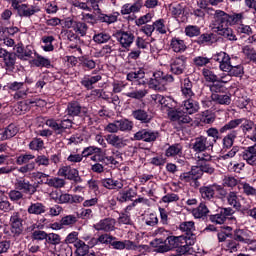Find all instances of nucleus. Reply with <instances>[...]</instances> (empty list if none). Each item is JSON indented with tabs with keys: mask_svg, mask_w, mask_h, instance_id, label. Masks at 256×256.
Segmentation results:
<instances>
[{
	"mask_svg": "<svg viewBox=\"0 0 256 256\" xmlns=\"http://www.w3.org/2000/svg\"><path fill=\"white\" fill-rule=\"evenodd\" d=\"M194 97H185L182 103L183 112L179 110H171L168 112V116L171 121L176 123H191L192 119L189 115H195L200 109L199 102L193 99Z\"/></svg>",
	"mask_w": 256,
	"mask_h": 256,
	"instance_id": "f257e3e1",
	"label": "nucleus"
},
{
	"mask_svg": "<svg viewBox=\"0 0 256 256\" xmlns=\"http://www.w3.org/2000/svg\"><path fill=\"white\" fill-rule=\"evenodd\" d=\"M214 61L220 63L221 71L228 73L229 77H241L243 75L242 65H231V57L225 52H219L213 56Z\"/></svg>",
	"mask_w": 256,
	"mask_h": 256,
	"instance_id": "f03ea898",
	"label": "nucleus"
},
{
	"mask_svg": "<svg viewBox=\"0 0 256 256\" xmlns=\"http://www.w3.org/2000/svg\"><path fill=\"white\" fill-rule=\"evenodd\" d=\"M175 79L172 75H165L162 71H157L153 73V78L150 80V86L155 91H163L167 83H173Z\"/></svg>",
	"mask_w": 256,
	"mask_h": 256,
	"instance_id": "7ed1b4c3",
	"label": "nucleus"
},
{
	"mask_svg": "<svg viewBox=\"0 0 256 256\" xmlns=\"http://www.w3.org/2000/svg\"><path fill=\"white\" fill-rule=\"evenodd\" d=\"M241 125V129L243 133H247V131H251L253 129V121L240 118V119H234L226 123L223 127L220 128V133H227V131H231L232 129H237Z\"/></svg>",
	"mask_w": 256,
	"mask_h": 256,
	"instance_id": "20e7f679",
	"label": "nucleus"
},
{
	"mask_svg": "<svg viewBox=\"0 0 256 256\" xmlns=\"http://www.w3.org/2000/svg\"><path fill=\"white\" fill-rule=\"evenodd\" d=\"M132 129L133 122L127 119L115 120L113 122L108 123L104 127V131H106V133H111L112 135H115V133H119V131L125 132L131 131Z\"/></svg>",
	"mask_w": 256,
	"mask_h": 256,
	"instance_id": "39448f33",
	"label": "nucleus"
},
{
	"mask_svg": "<svg viewBox=\"0 0 256 256\" xmlns=\"http://www.w3.org/2000/svg\"><path fill=\"white\" fill-rule=\"evenodd\" d=\"M215 191H217L220 195V197L223 199L225 195H227V191L223 186L219 184H212L209 186H202L199 189L200 195L202 199H205V201H211L215 197Z\"/></svg>",
	"mask_w": 256,
	"mask_h": 256,
	"instance_id": "423d86ee",
	"label": "nucleus"
},
{
	"mask_svg": "<svg viewBox=\"0 0 256 256\" xmlns=\"http://www.w3.org/2000/svg\"><path fill=\"white\" fill-rule=\"evenodd\" d=\"M185 241V236H168L165 240V244L157 247V253H167L171 249H177L179 246L183 245Z\"/></svg>",
	"mask_w": 256,
	"mask_h": 256,
	"instance_id": "0eeeda50",
	"label": "nucleus"
},
{
	"mask_svg": "<svg viewBox=\"0 0 256 256\" xmlns=\"http://www.w3.org/2000/svg\"><path fill=\"white\" fill-rule=\"evenodd\" d=\"M241 19H243L242 13L229 15L221 10H216L214 14L215 23H226L227 25H235V23L241 22Z\"/></svg>",
	"mask_w": 256,
	"mask_h": 256,
	"instance_id": "6e6552de",
	"label": "nucleus"
},
{
	"mask_svg": "<svg viewBox=\"0 0 256 256\" xmlns=\"http://www.w3.org/2000/svg\"><path fill=\"white\" fill-rule=\"evenodd\" d=\"M45 125L50 127L56 135H63L66 129H71V127H73V122L69 118L62 120L60 123L55 119H48L46 120Z\"/></svg>",
	"mask_w": 256,
	"mask_h": 256,
	"instance_id": "1a4fd4ad",
	"label": "nucleus"
},
{
	"mask_svg": "<svg viewBox=\"0 0 256 256\" xmlns=\"http://www.w3.org/2000/svg\"><path fill=\"white\" fill-rule=\"evenodd\" d=\"M9 91L14 92V99H25L29 94V87L25 86V82H10L7 84Z\"/></svg>",
	"mask_w": 256,
	"mask_h": 256,
	"instance_id": "9d476101",
	"label": "nucleus"
},
{
	"mask_svg": "<svg viewBox=\"0 0 256 256\" xmlns=\"http://www.w3.org/2000/svg\"><path fill=\"white\" fill-rule=\"evenodd\" d=\"M187 69V58L185 56H178L171 58L170 71L174 75H183Z\"/></svg>",
	"mask_w": 256,
	"mask_h": 256,
	"instance_id": "9b49d317",
	"label": "nucleus"
},
{
	"mask_svg": "<svg viewBox=\"0 0 256 256\" xmlns=\"http://www.w3.org/2000/svg\"><path fill=\"white\" fill-rule=\"evenodd\" d=\"M197 171H199V169L193 166L191 171L184 172L180 175V181H182V183H189L191 187H199V177H201V173H197Z\"/></svg>",
	"mask_w": 256,
	"mask_h": 256,
	"instance_id": "f8f14e48",
	"label": "nucleus"
},
{
	"mask_svg": "<svg viewBox=\"0 0 256 256\" xmlns=\"http://www.w3.org/2000/svg\"><path fill=\"white\" fill-rule=\"evenodd\" d=\"M159 139V132L149 130V129H141L134 134L135 141H144L145 143H153Z\"/></svg>",
	"mask_w": 256,
	"mask_h": 256,
	"instance_id": "ddd939ff",
	"label": "nucleus"
},
{
	"mask_svg": "<svg viewBox=\"0 0 256 256\" xmlns=\"http://www.w3.org/2000/svg\"><path fill=\"white\" fill-rule=\"evenodd\" d=\"M214 25L216 33L221 35V37L227 39L228 41H237V36L235 35V32L233 31V29L227 26V23L215 22Z\"/></svg>",
	"mask_w": 256,
	"mask_h": 256,
	"instance_id": "4468645a",
	"label": "nucleus"
},
{
	"mask_svg": "<svg viewBox=\"0 0 256 256\" xmlns=\"http://www.w3.org/2000/svg\"><path fill=\"white\" fill-rule=\"evenodd\" d=\"M191 146L195 153H201L203 151H207L209 147H213V141H211V138L200 136L194 139Z\"/></svg>",
	"mask_w": 256,
	"mask_h": 256,
	"instance_id": "2eb2a0df",
	"label": "nucleus"
},
{
	"mask_svg": "<svg viewBox=\"0 0 256 256\" xmlns=\"http://www.w3.org/2000/svg\"><path fill=\"white\" fill-rule=\"evenodd\" d=\"M115 225H117V220H115V218H104L94 224L93 229H95V231L111 233V231H115Z\"/></svg>",
	"mask_w": 256,
	"mask_h": 256,
	"instance_id": "dca6fc26",
	"label": "nucleus"
},
{
	"mask_svg": "<svg viewBox=\"0 0 256 256\" xmlns=\"http://www.w3.org/2000/svg\"><path fill=\"white\" fill-rule=\"evenodd\" d=\"M15 189L22 193H26L27 195H34L37 192V187L31 184L29 180L25 178H18L14 184Z\"/></svg>",
	"mask_w": 256,
	"mask_h": 256,
	"instance_id": "f3484780",
	"label": "nucleus"
},
{
	"mask_svg": "<svg viewBox=\"0 0 256 256\" xmlns=\"http://www.w3.org/2000/svg\"><path fill=\"white\" fill-rule=\"evenodd\" d=\"M59 177H65L69 181H75V183H81V177H79V171L71 166H62L58 170Z\"/></svg>",
	"mask_w": 256,
	"mask_h": 256,
	"instance_id": "a211bd4d",
	"label": "nucleus"
},
{
	"mask_svg": "<svg viewBox=\"0 0 256 256\" xmlns=\"http://www.w3.org/2000/svg\"><path fill=\"white\" fill-rule=\"evenodd\" d=\"M10 225H11V233L13 235L19 236L23 233V220H21V216L19 212H14L10 217Z\"/></svg>",
	"mask_w": 256,
	"mask_h": 256,
	"instance_id": "6ab92c4d",
	"label": "nucleus"
},
{
	"mask_svg": "<svg viewBox=\"0 0 256 256\" xmlns=\"http://www.w3.org/2000/svg\"><path fill=\"white\" fill-rule=\"evenodd\" d=\"M148 93L149 92L145 88L131 86L126 92L123 93V95L129 99H136L137 101H141V99H144Z\"/></svg>",
	"mask_w": 256,
	"mask_h": 256,
	"instance_id": "aec40b11",
	"label": "nucleus"
},
{
	"mask_svg": "<svg viewBox=\"0 0 256 256\" xmlns=\"http://www.w3.org/2000/svg\"><path fill=\"white\" fill-rule=\"evenodd\" d=\"M235 241L240 243H246L247 245H253V232L245 229L236 230L234 233Z\"/></svg>",
	"mask_w": 256,
	"mask_h": 256,
	"instance_id": "412c9836",
	"label": "nucleus"
},
{
	"mask_svg": "<svg viewBox=\"0 0 256 256\" xmlns=\"http://www.w3.org/2000/svg\"><path fill=\"white\" fill-rule=\"evenodd\" d=\"M17 11L20 17H33V15L41 11V7L37 4L30 6L27 4H20V7Z\"/></svg>",
	"mask_w": 256,
	"mask_h": 256,
	"instance_id": "4be33fe9",
	"label": "nucleus"
},
{
	"mask_svg": "<svg viewBox=\"0 0 256 256\" xmlns=\"http://www.w3.org/2000/svg\"><path fill=\"white\" fill-rule=\"evenodd\" d=\"M85 113V108L81 107V104L77 101L69 102L65 114L67 117H79Z\"/></svg>",
	"mask_w": 256,
	"mask_h": 256,
	"instance_id": "5701e85b",
	"label": "nucleus"
},
{
	"mask_svg": "<svg viewBox=\"0 0 256 256\" xmlns=\"http://www.w3.org/2000/svg\"><path fill=\"white\" fill-rule=\"evenodd\" d=\"M117 41L123 49H129L133 45V41H135V35L131 32L123 31L117 34Z\"/></svg>",
	"mask_w": 256,
	"mask_h": 256,
	"instance_id": "b1692460",
	"label": "nucleus"
},
{
	"mask_svg": "<svg viewBox=\"0 0 256 256\" xmlns=\"http://www.w3.org/2000/svg\"><path fill=\"white\" fill-rule=\"evenodd\" d=\"M106 141L108 145L115 147V149H123L127 145V140L117 134L106 135Z\"/></svg>",
	"mask_w": 256,
	"mask_h": 256,
	"instance_id": "393cba45",
	"label": "nucleus"
},
{
	"mask_svg": "<svg viewBox=\"0 0 256 256\" xmlns=\"http://www.w3.org/2000/svg\"><path fill=\"white\" fill-rule=\"evenodd\" d=\"M143 7V0H137L133 4L126 3L121 7L122 15H131V13H139Z\"/></svg>",
	"mask_w": 256,
	"mask_h": 256,
	"instance_id": "a878e982",
	"label": "nucleus"
},
{
	"mask_svg": "<svg viewBox=\"0 0 256 256\" xmlns=\"http://www.w3.org/2000/svg\"><path fill=\"white\" fill-rule=\"evenodd\" d=\"M151 100L152 103H154V105H158V107H166V109H171L173 107V105H171V103H173V99L161 94H152Z\"/></svg>",
	"mask_w": 256,
	"mask_h": 256,
	"instance_id": "bb28decb",
	"label": "nucleus"
},
{
	"mask_svg": "<svg viewBox=\"0 0 256 256\" xmlns=\"http://www.w3.org/2000/svg\"><path fill=\"white\" fill-rule=\"evenodd\" d=\"M127 81H131L133 85H145V71L139 69L135 72L128 73Z\"/></svg>",
	"mask_w": 256,
	"mask_h": 256,
	"instance_id": "cd10ccee",
	"label": "nucleus"
},
{
	"mask_svg": "<svg viewBox=\"0 0 256 256\" xmlns=\"http://www.w3.org/2000/svg\"><path fill=\"white\" fill-rule=\"evenodd\" d=\"M242 159L248 165L256 166V144L247 147L242 153Z\"/></svg>",
	"mask_w": 256,
	"mask_h": 256,
	"instance_id": "c85d7f7f",
	"label": "nucleus"
},
{
	"mask_svg": "<svg viewBox=\"0 0 256 256\" xmlns=\"http://www.w3.org/2000/svg\"><path fill=\"white\" fill-rule=\"evenodd\" d=\"M101 183L105 187V189L110 190L114 189L116 191H119L124 187L123 180H115L112 178L102 179Z\"/></svg>",
	"mask_w": 256,
	"mask_h": 256,
	"instance_id": "c756f323",
	"label": "nucleus"
},
{
	"mask_svg": "<svg viewBox=\"0 0 256 256\" xmlns=\"http://www.w3.org/2000/svg\"><path fill=\"white\" fill-rule=\"evenodd\" d=\"M224 197L230 207H233L234 209H241V196H239L237 192L231 191Z\"/></svg>",
	"mask_w": 256,
	"mask_h": 256,
	"instance_id": "7c9ffc66",
	"label": "nucleus"
},
{
	"mask_svg": "<svg viewBox=\"0 0 256 256\" xmlns=\"http://www.w3.org/2000/svg\"><path fill=\"white\" fill-rule=\"evenodd\" d=\"M134 197H137V192H135L133 188H128L118 193L117 201L120 203H127V201H132Z\"/></svg>",
	"mask_w": 256,
	"mask_h": 256,
	"instance_id": "2f4dec72",
	"label": "nucleus"
},
{
	"mask_svg": "<svg viewBox=\"0 0 256 256\" xmlns=\"http://www.w3.org/2000/svg\"><path fill=\"white\" fill-rule=\"evenodd\" d=\"M46 211L47 207L41 202L31 203L27 209L29 215H43Z\"/></svg>",
	"mask_w": 256,
	"mask_h": 256,
	"instance_id": "473e14b6",
	"label": "nucleus"
},
{
	"mask_svg": "<svg viewBox=\"0 0 256 256\" xmlns=\"http://www.w3.org/2000/svg\"><path fill=\"white\" fill-rule=\"evenodd\" d=\"M101 79H102L101 75H96V76L85 75L81 80V85H83L85 89L91 90L93 89V85H95V83H99Z\"/></svg>",
	"mask_w": 256,
	"mask_h": 256,
	"instance_id": "72a5a7b5",
	"label": "nucleus"
},
{
	"mask_svg": "<svg viewBox=\"0 0 256 256\" xmlns=\"http://www.w3.org/2000/svg\"><path fill=\"white\" fill-rule=\"evenodd\" d=\"M181 92L183 97H195L193 92V83L189 78H185L181 85Z\"/></svg>",
	"mask_w": 256,
	"mask_h": 256,
	"instance_id": "f704fd0d",
	"label": "nucleus"
},
{
	"mask_svg": "<svg viewBox=\"0 0 256 256\" xmlns=\"http://www.w3.org/2000/svg\"><path fill=\"white\" fill-rule=\"evenodd\" d=\"M170 48L172 51H174V53H183L186 51L187 45L185 44V41L179 38H172Z\"/></svg>",
	"mask_w": 256,
	"mask_h": 256,
	"instance_id": "c9c22d12",
	"label": "nucleus"
},
{
	"mask_svg": "<svg viewBox=\"0 0 256 256\" xmlns=\"http://www.w3.org/2000/svg\"><path fill=\"white\" fill-rule=\"evenodd\" d=\"M67 193H63L61 191L55 190L50 193V199L54 203H58L59 205L67 204Z\"/></svg>",
	"mask_w": 256,
	"mask_h": 256,
	"instance_id": "e433bc0d",
	"label": "nucleus"
},
{
	"mask_svg": "<svg viewBox=\"0 0 256 256\" xmlns=\"http://www.w3.org/2000/svg\"><path fill=\"white\" fill-rule=\"evenodd\" d=\"M3 61L7 71H13V69H15L17 55H15L14 53L6 52Z\"/></svg>",
	"mask_w": 256,
	"mask_h": 256,
	"instance_id": "4c0bfd02",
	"label": "nucleus"
},
{
	"mask_svg": "<svg viewBox=\"0 0 256 256\" xmlns=\"http://www.w3.org/2000/svg\"><path fill=\"white\" fill-rule=\"evenodd\" d=\"M132 117H134V119L137 121H141L142 123H149V121H151V116L143 109L132 111Z\"/></svg>",
	"mask_w": 256,
	"mask_h": 256,
	"instance_id": "58836bf2",
	"label": "nucleus"
},
{
	"mask_svg": "<svg viewBox=\"0 0 256 256\" xmlns=\"http://www.w3.org/2000/svg\"><path fill=\"white\" fill-rule=\"evenodd\" d=\"M238 189L239 191H242L244 195H247V197H256V188L245 181L239 183Z\"/></svg>",
	"mask_w": 256,
	"mask_h": 256,
	"instance_id": "ea45409f",
	"label": "nucleus"
},
{
	"mask_svg": "<svg viewBox=\"0 0 256 256\" xmlns=\"http://www.w3.org/2000/svg\"><path fill=\"white\" fill-rule=\"evenodd\" d=\"M45 185H48V187H54V189H63V187H65V179L60 177L47 178Z\"/></svg>",
	"mask_w": 256,
	"mask_h": 256,
	"instance_id": "a19ab883",
	"label": "nucleus"
},
{
	"mask_svg": "<svg viewBox=\"0 0 256 256\" xmlns=\"http://www.w3.org/2000/svg\"><path fill=\"white\" fill-rule=\"evenodd\" d=\"M211 99L214 103H219V105H231V96L227 94L213 93Z\"/></svg>",
	"mask_w": 256,
	"mask_h": 256,
	"instance_id": "79ce46f5",
	"label": "nucleus"
},
{
	"mask_svg": "<svg viewBox=\"0 0 256 256\" xmlns=\"http://www.w3.org/2000/svg\"><path fill=\"white\" fill-rule=\"evenodd\" d=\"M76 249L75 253L77 256H85L89 253V245H87L83 240H78L74 244Z\"/></svg>",
	"mask_w": 256,
	"mask_h": 256,
	"instance_id": "37998d69",
	"label": "nucleus"
},
{
	"mask_svg": "<svg viewBox=\"0 0 256 256\" xmlns=\"http://www.w3.org/2000/svg\"><path fill=\"white\" fill-rule=\"evenodd\" d=\"M235 139H237V131L233 130L223 138V147L225 149H231L233 143H235Z\"/></svg>",
	"mask_w": 256,
	"mask_h": 256,
	"instance_id": "c03bdc74",
	"label": "nucleus"
},
{
	"mask_svg": "<svg viewBox=\"0 0 256 256\" xmlns=\"http://www.w3.org/2000/svg\"><path fill=\"white\" fill-rule=\"evenodd\" d=\"M42 46L41 48L43 51L51 52L55 49V46H53V41H55V37L53 36H43L42 39Z\"/></svg>",
	"mask_w": 256,
	"mask_h": 256,
	"instance_id": "a18cd8bd",
	"label": "nucleus"
},
{
	"mask_svg": "<svg viewBox=\"0 0 256 256\" xmlns=\"http://www.w3.org/2000/svg\"><path fill=\"white\" fill-rule=\"evenodd\" d=\"M237 153H239V148L233 147L228 153L224 154L219 159L220 161H227L228 162L227 167H232L233 161L231 160L233 159V157H235V155H237Z\"/></svg>",
	"mask_w": 256,
	"mask_h": 256,
	"instance_id": "49530a36",
	"label": "nucleus"
},
{
	"mask_svg": "<svg viewBox=\"0 0 256 256\" xmlns=\"http://www.w3.org/2000/svg\"><path fill=\"white\" fill-rule=\"evenodd\" d=\"M48 243H50V245H59V243H61V236L55 233L47 234L44 251L49 250V247L47 246Z\"/></svg>",
	"mask_w": 256,
	"mask_h": 256,
	"instance_id": "de8ad7c7",
	"label": "nucleus"
},
{
	"mask_svg": "<svg viewBox=\"0 0 256 256\" xmlns=\"http://www.w3.org/2000/svg\"><path fill=\"white\" fill-rule=\"evenodd\" d=\"M179 229L183 233H186V235H193V231H195V222L193 221L182 222L179 225Z\"/></svg>",
	"mask_w": 256,
	"mask_h": 256,
	"instance_id": "09e8293b",
	"label": "nucleus"
},
{
	"mask_svg": "<svg viewBox=\"0 0 256 256\" xmlns=\"http://www.w3.org/2000/svg\"><path fill=\"white\" fill-rule=\"evenodd\" d=\"M209 213V208H207V205L201 203L197 208H195L192 211V214L194 215L195 219H201L202 217H206V215Z\"/></svg>",
	"mask_w": 256,
	"mask_h": 256,
	"instance_id": "8fccbe9b",
	"label": "nucleus"
},
{
	"mask_svg": "<svg viewBox=\"0 0 256 256\" xmlns=\"http://www.w3.org/2000/svg\"><path fill=\"white\" fill-rule=\"evenodd\" d=\"M194 169H198L197 173L203 175V173H207L208 175H213L215 173V168H213L209 163L200 164L198 166H194Z\"/></svg>",
	"mask_w": 256,
	"mask_h": 256,
	"instance_id": "3c124183",
	"label": "nucleus"
},
{
	"mask_svg": "<svg viewBox=\"0 0 256 256\" xmlns=\"http://www.w3.org/2000/svg\"><path fill=\"white\" fill-rule=\"evenodd\" d=\"M183 151V147L181 146V144H174L172 146H170L165 154L166 157H177V155H181Z\"/></svg>",
	"mask_w": 256,
	"mask_h": 256,
	"instance_id": "603ef678",
	"label": "nucleus"
},
{
	"mask_svg": "<svg viewBox=\"0 0 256 256\" xmlns=\"http://www.w3.org/2000/svg\"><path fill=\"white\" fill-rule=\"evenodd\" d=\"M154 31H157V33H160V35H165L167 31H169V28L165 24V19H158L154 23Z\"/></svg>",
	"mask_w": 256,
	"mask_h": 256,
	"instance_id": "864d4df0",
	"label": "nucleus"
},
{
	"mask_svg": "<svg viewBox=\"0 0 256 256\" xmlns=\"http://www.w3.org/2000/svg\"><path fill=\"white\" fill-rule=\"evenodd\" d=\"M87 31H89V27L85 22H76V25L74 26V32L76 35L85 37V35H87Z\"/></svg>",
	"mask_w": 256,
	"mask_h": 256,
	"instance_id": "5fc2aeb1",
	"label": "nucleus"
},
{
	"mask_svg": "<svg viewBox=\"0 0 256 256\" xmlns=\"http://www.w3.org/2000/svg\"><path fill=\"white\" fill-rule=\"evenodd\" d=\"M195 159H196L197 165H203L205 163H208V161H211V155L209 153H206L205 151L196 152Z\"/></svg>",
	"mask_w": 256,
	"mask_h": 256,
	"instance_id": "6e6d98bb",
	"label": "nucleus"
},
{
	"mask_svg": "<svg viewBox=\"0 0 256 256\" xmlns=\"http://www.w3.org/2000/svg\"><path fill=\"white\" fill-rule=\"evenodd\" d=\"M239 183H242L241 180H237V178L233 177V176H225L223 179V186L224 187H238L239 189Z\"/></svg>",
	"mask_w": 256,
	"mask_h": 256,
	"instance_id": "4d7b16f0",
	"label": "nucleus"
},
{
	"mask_svg": "<svg viewBox=\"0 0 256 256\" xmlns=\"http://www.w3.org/2000/svg\"><path fill=\"white\" fill-rule=\"evenodd\" d=\"M169 9L173 17H180V15L185 13V5L183 4H172Z\"/></svg>",
	"mask_w": 256,
	"mask_h": 256,
	"instance_id": "13d9d810",
	"label": "nucleus"
},
{
	"mask_svg": "<svg viewBox=\"0 0 256 256\" xmlns=\"http://www.w3.org/2000/svg\"><path fill=\"white\" fill-rule=\"evenodd\" d=\"M33 65L36 67H51V60L41 55H37L36 59L33 60Z\"/></svg>",
	"mask_w": 256,
	"mask_h": 256,
	"instance_id": "bf43d9fd",
	"label": "nucleus"
},
{
	"mask_svg": "<svg viewBox=\"0 0 256 256\" xmlns=\"http://www.w3.org/2000/svg\"><path fill=\"white\" fill-rule=\"evenodd\" d=\"M45 147V142L41 138H34L30 143H29V149L31 151H41Z\"/></svg>",
	"mask_w": 256,
	"mask_h": 256,
	"instance_id": "052dcab7",
	"label": "nucleus"
},
{
	"mask_svg": "<svg viewBox=\"0 0 256 256\" xmlns=\"http://www.w3.org/2000/svg\"><path fill=\"white\" fill-rule=\"evenodd\" d=\"M202 75L205 79V81H208V83H215V81H219V79L217 78V75H215V73H213V71L204 68L202 70Z\"/></svg>",
	"mask_w": 256,
	"mask_h": 256,
	"instance_id": "680f3d73",
	"label": "nucleus"
},
{
	"mask_svg": "<svg viewBox=\"0 0 256 256\" xmlns=\"http://www.w3.org/2000/svg\"><path fill=\"white\" fill-rule=\"evenodd\" d=\"M185 35H187V37H198V35H201V28L189 25L185 28Z\"/></svg>",
	"mask_w": 256,
	"mask_h": 256,
	"instance_id": "e2e57ef3",
	"label": "nucleus"
},
{
	"mask_svg": "<svg viewBox=\"0 0 256 256\" xmlns=\"http://www.w3.org/2000/svg\"><path fill=\"white\" fill-rule=\"evenodd\" d=\"M35 155L33 154H21L16 158L17 165H26L29 161H33Z\"/></svg>",
	"mask_w": 256,
	"mask_h": 256,
	"instance_id": "0e129e2a",
	"label": "nucleus"
},
{
	"mask_svg": "<svg viewBox=\"0 0 256 256\" xmlns=\"http://www.w3.org/2000/svg\"><path fill=\"white\" fill-rule=\"evenodd\" d=\"M36 165L37 164L35 162L26 163L24 166H21L18 169V173H22L23 175H26V173H32V171L35 169Z\"/></svg>",
	"mask_w": 256,
	"mask_h": 256,
	"instance_id": "69168bd1",
	"label": "nucleus"
},
{
	"mask_svg": "<svg viewBox=\"0 0 256 256\" xmlns=\"http://www.w3.org/2000/svg\"><path fill=\"white\" fill-rule=\"evenodd\" d=\"M162 203H177L179 201V195L175 193H168L161 199Z\"/></svg>",
	"mask_w": 256,
	"mask_h": 256,
	"instance_id": "338daca9",
	"label": "nucleus"
},
{
	"mask_svg": "<svg viewBox=\"0 0 256 256\" xmlns=\"http://www.w3.org/2000/svg\"><path fill=\"white\" fill-rule=\"evenodd\" d=\"M8 196L12 201H21V199H23V192L15 188L8 193Z\"/></svg>",
	"mask_w": 256,
	"mask_h": 256,
	"instance_id": "774afa93",
	"label": "nucleus"
}]
</instances>
